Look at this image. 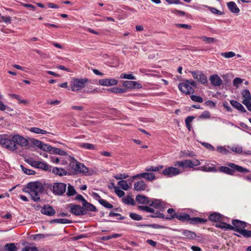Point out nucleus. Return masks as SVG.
<instances>
[{
    "instance_id": "f257e3e1",
    "label": "nucleus",
    "mask_w": 251,
    "mask_h": 251,
    "mask_svg": "<svg viewBox=\"0 0 251 251\" xmlns=\"http://www.w3.org/2000/svg\"><path fill=\"white\" fill-rule=\"evenodd\" d=\"M44 190L42 183L38 181L29 182L23 189V192L28 193L30 195L34 201L40 200V195L43 193Z\"/></svg>"
},
{
    "instance_id": "f03ea898",
    "label": "nucleus",
    "mask_w": 251,
    "mask_h": 251,
    "mask_svg": "<svg viewBox=\"0 0 251 251\" xmlns=\"http://www.w3.org/2000/svg\"><path fill=\"white\" fill-rule=\"evenodd\" d=\"M232 224L233 226H231L232 228H230V230L239 233L244 237H250L251 231L245 229L248 225L247 223L239 220H233L232 221Z\"/></svg>"
},
{
    "instance_id": "7ed1b4c3",
    "label": "nucleus",
    "mask_w": 251,
    "mask_h": 251,
    "mask_svg": "<svg viewBox=\"0 0 251 251\" xmlns=\"http://www.w3.org/2000/svg\"><path fill=\"white\" fill-rule=\"evenodd\" d=\"M227 165L229 167L221 166L219 168V171L221 172L224 173L229 175H233L235 171L239 173L250 172V171L248 169L234 163H229Z\"/></svg>"
},
{
    "instance_id": "20e7f679",
    "label": "nucleus",
    "mask_w": 251,
    "mask_h": 251,
    "mask_svg": "<svg viewBox=\"0 0 251 251\" xmlns=\"http://www.w3.org/2000/svg\"><path fill=\"white\" fill-rule=\"evenodd\" d=\"M0 144L3 148L11 151H14L17 149V145H15L13 136H7L4 135L0 137Z\"/></svg>"
},
{
    "instance_id": "39448f33",
    "label": "nucleus",
    "mask_w": 251,
    "mask_h": 251,
    "mask_svg": "<svg viewBox=\"0 0 251 251\" xmlns=\"http://www.w3.org/2000/svg\"><path fill=\"white\" fill-rule=\"evenodd\" d=\"M193 87H196V83L194 80H186L178 85L179 89L186 95L194 93Z\"/></svg>"
},
{
    "instance_id": "423d86ee",
    "label": "nucleus",
    "mask_w": 251,
    "mask_h": 251,
    "mask_svg": "<svg viewBox=\"0 0 251 251\" xmlns=\"http://www.w3.org/2000/svg\"><path fill=\"white\" fill-rule=\"evenodd\" d=\"M89 82L87 78L80 79L73 78L70 82L71 89L72 91H78L85 87V84Z\"/></svg>"
},
{
    "instance_id": "0eeeda50",
    "label": "nucleus",
    "mask_w": 251,
    "mask_h": 251,
    "mask_svg": "<svg viewBox=\"0 0 251 251\" xmlns=\"http://www.w3.org/2000/svg\"><path fill=\"white\" fill-rule=\"evenodd\" d=\"M70 166L75 171L82 173L86 176L92 175L91 172L89 171L87 167H86L83 164L78 162L76 160H73L70 163Z\"/></svg>"
},
{
    "instance_id": "6e6552de",
    "label": "nucleus",
    "mask_w": 251,
    "mask_h": 251,
    "mask_svg": "<svg viewBox=\"0 0 251 251\" xmlns=\"http://www.w3.org/2000/svg\"><path fill=\"white\" fill-rule=\"evenodd\" d=\"M182 171L180 170V169L176 168L175 167H169L165 169H164L162 171V174L169 177H171L173 176H175L180 175Z\"/></svg>"
},
{
    "instance_id": "1a4fd4ad",
    "label": "nucleus",
    "mask_w": 251,
    "mask_h": 251,
    "mask_svg": "<svg viewBox=\"0 0 251 251\" xmlns=\"http://www.w3.org/2000/svg\"><path fill=\"white\" fill-rule=\"evenodd\" d=\"M66 187V184L64 183H54L52 186V192L56 195H62L65 192Z\"/></svg>"
},
{
    "instance_id": "9d476101",
    "label": "nucleus",
    "mask_w": 251,
    "mask_h": 251,
    "mask_svg": "<svg viewBox=\"0 0 251 251\" xmlns=\"http://www.w3.org/2000/svg\"><path fill=\"white\" fill-rule=\"evenodd\" d=\"M243 98L242 103L246 106L250 111H251V94L249 90H244L241 92Z\"/></svg>"
},
{
    "instance_id": "9b49d317",
    "label": "nucleus",
    "mask_w": 251,
    "mask_h": 251,
    "mask_svg": "<svg viewBox=\"0 0 251 251\" xmlns=\"http://www.w3.org/2000/svg\"><path fill=\"white\" fill-rule=\"evenodd\" d=\"M194 78L198 82L204 84L207 82V77L202 72L197 71L191 72Z\"/></svg>"
},
{
    "instance_id": "f8f14e48",
    "label": "nucleus",
    "mask_w": 251,
    "mask_h": 251,
    "mask_svg": "<svg viewBox=\"0 0 251 251\" xmlns=\"http://www.w3.org/2000/svg\"><path fill=\"white\" fill-rule=\"evenodd\" d=\"M70 212L74 215L81 216L86 214L85 210L79 205L70 204Z\"/></svg>"
},
{
    "instance_id": "ddd939ff",
    "label": "nucleus",
    "mask_w": 251,
    "mask_h": 251,
    "mask_svg": "<svg viewBox=\"0 0 251 251\" xmlns=\"http://www.w3.org/2000/svg\"><path fill=\"white\" fill-rule=\"evenodd\" d=\"M27 162L29 164L33 167L38 169H41L45 171H47L49 169L48 165L43 162L30 160H27Z\"/></svg>"
},
{
    "instance_id": "4468645a",
    "label": "nucleus",
    "mask_w": 251,
    "mask_h": 251,
    "mask_svg": "<svg viewBox=\"0 0 251 251\" xmlns=\"http://www.w3.org/2000/svg\"><path fill=\"white\" fill-rule=\"evenodd\" d=\"M13 140L15 145H20L21 147L27 146L28 144L27 140L25 137L19 135H13Z\"/></svg>"
},
{
    "instance_id": "2eb2a0df",
    "label": "nucleus",
    "mask_w": 251,
    "mask_h": 251,
    "mask_svg": "<svg viewBox=\"0 0 251 251\" xmlns=\"http://www.w3.org/2000/svg\"><path fill=\"white\" fill-rule=\"evenodd\" d=\"M138 178H144L147 180L151 181L155 178V175L153 173L145 172L132 176L133 179Z\"/></svg>"
},
{
    "instance_id": "dca6fc26",
    "label": "nucleus",
    "mask_w": 251,
    "mask_h": 251,
    "mask_svg": "<svg viewBox=\"0 0 251 251\" xmlns=\"http://www.w3.org/2000/svg\"><path fill=\"white\" fill-rule=\"evenodd\" d=\"M41 212L44 215L52 216L55 214V210L51 206L47 204L42 208Z\"/></svg>"
},
{
    "instance_id": "f3484780",
    "label": "nucleus",
    "mask_w": 251,
    "mask_h": 251,
    "mask_svg": "<svg viewBox=\"0 0 251 251\" xmlns=\"http://www.w3.org/2000/svg\"><path fill=\"white\" fill-rule=\"evenodd\" d=\"M99 83L101 86H110L117 85L118 80L113 78L101 79L99 80Z\"/></svg>"
},
{
    "instance_id": "a211bd4d",
    "label": "nucleus",
    "mask_w": 251,
    "mask_h": 251,
    "mask_svg": "<svg viewBox=\"0 0 251 251\" xmlns=\"http://www.w3.org/2000/svg\"><path fill=\"white\" fill-rule=\"evenodd\" d=\"M123 85L128 89H140L142 87L140 83L134 81H125Z\"/></svg>"
},
{
    "instance_id": "6ab92c4d",
    "label": "nucleus",
    "mask_w": 251,
    "mask_h": 251,
    "mask_svg": "<svg viewBox=\"0 0 251 251\" xmlns=\"http://www.w3.org/2000/svg\"><path fill=\"white\" fill-rule=\"evenodd\" d=\"M211 83L214 86H220L222 83V80L218 75H213L209 77Z\"/></svg>"
},
{
    "instance_id": "aec40b11",
    "label": "nucleus",
    "mask_w": 251,
    "mask_h": 251,
    "mask_svg": "<svg viewBox=\"0 0 251 251\" xmlns=\"http://www.w3.org/2000/svg\"><path fill=\"white\" fill-rule=\"evenodd\" d=\"M147 187L148 185L142 180L136 182L134 185V190L137 191H144Z\"/></svg>"
},
{
    "instance_id": "412c9836",
    "label": "nucleus",
    "mask_w": 251,
    "mask_h": 251,
    "mask_svg": "<svg viewBox=\"0 0 251 251\" xmlns=\"http://www.w3.org/2000/svg\"><path fill=\"white\" fill-rule=\"evenodd\" d=\"M149 204L155 208H162L165 206V202L160 200L154 199Z\"/></svg>"
},
{
    "instance_id": "4be33fe9",
    "label": "nucleus",
    "mask_w": 251,
    "mask_h": 251,
    "mask_svg": "<svg viewBox=\"0 0 251 251\" xmlns=\"http://www.w3.org/2000/svg\"><path fill=\"white\" fill-rule=\"evenodd\" d=\"M230 103L233 107L239 110L241 112L245 113L247 112L244 107L238 101L234 100H231L230 101Z\"/></svg>"
},
{
    "instance_id": "5701e85b",
    "label": "nucleus",
    "mask_w": 251,
    "mask_h": 251,
    "mask_svg": "<svg viewBox=\"0 0 251 251\" xmlns=\"http://www.w3.org/2000/svg\"><path fill=\"white\" fill-rule=\"evenodd\" d=\"M227 6L229 11L232 13L237 14L240 12L239 8L237 7L236 4L233 1L227 2Z\"/></svg>"
},
{
    "instance_id": "b1692460",
    "label": "nucleus",
    "mask_w": 251,
    "mask_h": 251,
    "mask_svg": "<svg viewBox=\"0 0 251 251\" xmlns=\"http://www.w3.org/2000/svg\"><path fill=\"white\" fill-rule=\"evenodd\" d=\"M176 167H179L181 168H190L189 159H185L182 161H177L174 163Z\"/></svg>"
},
{
    "instance_id": "393cba45",
    "label": "nucleus",
    "mask_w": 251,
    "mask_h": 251,
    "mask_svg": "<svg viewBox=\"0 0 251 251\" xmlns=\"http://www.w3.org/2000/svg\"><path fill=\"white\" fill-rule=\"evenodd\" d=\"M135 199L139 203L143 204H150V201L148 198L145 196L138 195L136 196Z\"/></svg>"
},
{
    "instance_id": "a878e982",
    "label": "nucleus",
    "mask_w": 251,
    "mask_h": 251,
    "mask_svg": "<svg viewBox=\"0 0 251 251\" xmlns=\"http://www.w3.org/2000/svg\"><path fill=\"white\" fill-rule=\"evenodd\" d=\"M9 96L11 99H16L19 104H26L28 103V100H27L22 99V97L20 95L10 94H9Z\"/></svg>"
},
{
    "instance_id": "bb28decb",
    "label": "nucleus",
    "mask_w": 251,
    "mask_h": 251,
    "mask_svg": "<svg viewBox=\"0 0 251 251\" xmlns=\"http://www.w3.org/2000/svg\"><path fill=\"white\" fill-rule=\"evenodd\" d=\"M182 234L185 237L189 239H195L197 236L195 232L186 229L182 231Z\"/></svg>"
},
{
    "instance_id": "cd10ccee",
    "label": "nucleus",
    "mask_w": 251,
    "mask_h": 251,
    "mask_svg": "<svg viewBox=\"0 0 251 251\" xmlns=\"http://www.w3.org/2000/svg\"><path fill=\"white\" fill-rule=\"evenodd\" d=\"M206 221V219H204L203 218L199 217L191 218L190 217L189 221L190 224L193 225L204 223Z\"/></svg>"
},
{
    "instance_id": "c85d7f7f",
    "label": "nucleus",
    "mask_w": 251,
    "mask_h": 251,
    "mask_svg": "<svg viewBox=\"0 0 251 251\" xmlns=\"http://www.w3.org/2000/svg\"><path fill=\"white\" fill-rule=\"evenodd\" d=\"M82 207L86 210L96 212L97 209L96 207L92 204L88 202L87 201L83 203Z\"/></svg>"
},
{
    "instance_id": "c756f323",
    "label": "nucleus",
    "mask_w": 251,
    "mask_h": 251,
    "mask_svg": "<svg viewBox=\"0 0 251 251\" xmlns=\"http://www.w3.org/2000/svg\"><path fill=\"white\" fill-rule=\"evenodd\" d=\"M52 171L53 173L59 176H65L67 173V171L65 169L57 167H53Z\"/></svg>"
},
{
    "instance_id": "7c9ffc66",
    "label": "nucleus",
    "mask_w": 251,
    "mask_h": 251,
    "mask_svg": "<svg viewBox=\"0 0 251 251\" xmlns=\"http://www.w3.org/2000/svg\"><path fill=\"white\" fill-rule=\"evenodd\" d=\"M29 131L32 132L36 133V134H46L50 133V132H48L45 130L40 129V128H39L38 127H31L29 129Z\"/></svg>"
},
{
    "instance_id": "2f4dec72",
    "label": "nucleus",
    "mask_w": 251,
    "mask_h": 251,
    "mask_svg": "<svg viewBox=\"0 0 251 251\" xmlns=\"http://www.w3.org/2000/svg\"><path fill=\"white\" fill-rule=\"evenodd\" d=\"M176 218L182 222L189 221L190 219V216L186 213L177 214L176 215Z\"/></svg>"
},
{
    "instance_id": "473e14b6",
    "label": "nucleus",
    "mask_w": 251,
    "mask_h": 251,
    "mask_svg": "<svg viewBox=\"0 0 251 251\" xmlns=\"http://www.w3.org/2000/svg\"><path fill=\"white\" fill-rule=\"evenodd\" d=\"M118 184L122 189L125 191L128 190L130 188L127 181L125 180H120L118 182Z\"/></svg>"
},
{
    "instance_id": "72a5a7b5",
    "label": "nucleus",
    "mask_w": 251,
    "mask_h": 251,
    "mask_svg": "<svg viewBox=\"0 0 251 251\" xmlns=\"http://www.w3.org/2000/svg\"><path fill=\"white\" fill-rule=\"evenodd\" d=\"M209 219L211 221L218 222L221 220V215L219 213H212L209 215Z\"/></svg>"
},
{
    "instance_id": "f704fd0d",
    "label": "nucleus",
    "mask_w": 251,
    "mask_h": 251,
    "mask_svg": "<svg viewBox=\"0 0 251 251\" xmlns=\"http://www.w3.org/2000/svg\"><path fill=\"white\" fill-rule=\"evenodd\" d=\"M4 249L7 251H17V248L14 243H8L4 245Z\"/></svg>"
},
{
    "instance_id": "c9c22d12",
    "label": "nucleus",
    "mask_w": 251,
    "mask_h": 251,
    "mask_svg": "<svg viewBox=\"0 0 251 251\" xmlns=\"http://www.w3.org/2000/svg\"><path fill=\"white\" fill-rule=\"evenodd\" d=\"M79 147L88 150H95L96 147L94 145L86 143H80Z\"/></svg>"
},
{
    "instance_id": "e433bc0d",
    "label": "nucleus",
    "mask_w": 251,
    "mask_h": 251,
    "mask_svg": "<svg viewBox=\"0 0 251 251\" xmlns=\"http://www.w3.org/2000/svg\"><path fill=\"white\" fill-rule=\"evenodd\" d=\"M216 227L221 228V229H223L225 230H230V228H232L231 225L225 223H221L219 224H217L216 225Z\"/></svg>"
},
{
    "instance_id": "4c0bfd02",
    "label": "nucleus",
    "mask_w": 251,
    "mask_h": 251,
    "mask_svg": "<svg viewBox=\"0 0 251 251\" xmlns=\"http://www.w3.org/2000/svg\"><path fill=\"white\" fill-rule=\"evenodd\" d=\"M76 191L75 189L74 186L71 185L70 184H68V189L67 192V195L68 196H72L76 194Z\"/></svg>"
},
{
    "instance_id": "58836bf2",
    "label": "nucleus",
    "mask_w": 251,
    "mask_h": 251,
    "mask_svg": "<svg viewBox=\"0 0 251 251\" xmlns=\"http://www.w3.org/2000/svg\"><path fill=\"white\" fill-rule=\"evenodd\" d=\"M190 168H193L195 166H198L201 164L200 161L197 159L193 160L189 159Z\"/></svg>"
},
{
    "instance_id": "ea45409f",
    "label": "nucleus",
    "mask_w": 251,
    "mask_h": 251,
    "mask_svg": "<svg viewBox=\"0 0 251 251\" xmlns=\"http://www.w3.org/2000/svg\"><path fill=\"white\" fill-rule=\"evenodd\" d=\"M123 201L127 204H130L131 205H133L134 204V200L129 196H126L125 198H123Z\"/></svg>"
},
{
    "instance_id": "a19ab883",
    "label": "nucleus",
    "mask_w": 251,
    "mask_h": 251,
    "mask_svg": "<svg viewBox=\"0 0 251 251\" xmlns=\"http://www.w3.org/2000/svg\"><path fill=\"white\" fill-rule=\"evenodd\" d=\"M99 202L100 203V204H101L102 206L105 207V208H107L108 209H111L113 208V205L108 202L106 201L103 200V199H99Z\"/></svg>"
},
{
    "instance_id": "79ce46f5",
    "label": "nucleus",
    "mask_w": 251,
    "mask_h": 251,
    "mask_svg": "<svg viewBox=\"0 0 251 251\" xmlns=\"http://www.w3.org/2000/svg\"><path fill=\"white\" fill-rule=\"evenodd\" d=\"M52 151L54 153L56 154L61 155H66L67 154L66 151L59 148L52 147Z\"/></svg>"
},
{
    "instance_id": "37998d69",
    "label": "nucleus",
    "mask_w": 251,
    "mask_h": 251,
    "mask_svg": "<svg viewBox=\"0 0 251 251\" xmlns=\"http://www.w3.org/2000/svg\"><path fill=\"white\" fill-rule=\"evenodd\" d=\"M167 213L170 215V217L166 218L168 220H171L176 218V215H177L173 208H169L167 210Z\"/></svg>"
},
{
    "instance_id": "c03bdc74",
    "label": "nucleus",
    "mask_w": 251,
    "mask_h": 251,
    "mask_svg": "<svg viewBox=\"0 0 251 251\" xmlns=\"http://www.w3.org/2000/svg\"><path fill=\"white\" fill-rule=\"evenodd\" d=\"M138 209L141 211H145L147 212L153 213L154 209L147 206H138Z\"/></svg>"
},
{
    "instance_id": "a18cd8bd",
    "label": "nucleus",
    "mask_w": 251,
    "mask_h": 251,
    "mask_svg": "<svg viewBox=\"0 0 251 251\" xmlns=\"http://www.w3.org/2000/svg\"><path fill=\"white\" fill-rule=\"evenodd\" d=\"M221 55L226 58H229L236 55L235 53L233 51L222 52L221 53Z\"/></svg>"
},
{
    "instance_id": "49530a36",
    "label": "nucleus",
    "mask_w": 251,
    "mask_h": 251,
    "mask_svg": "<svg viewBox=\"0 0 251 251\" xmlns=\"http://www.w3.org/2000/svg\"><path fill=\"white\" fill-rule=\"evenodd\" d=\"M121 78H125L128 79H135V76L131 74H126L123 73L120 75Z\"/></svg>"
},
{
    "instance_id": "de8ad7c7",
    "label": "nucleus",
    "mask_w": 251,
    "mask_h": 251,
    "mask_svg": "<svg viewBox=\"0 0 251 251\" xmlns=\"http://www.w3.org/2000/svg\"><path fill=\"white\" fill-rule=\"evenodd\" d=\"M108 91L109 92H111L112 93H116V94L123 93L125 92L124 89H123L122 88H116V87L109 89L108 90Z\"/></svg>"
},
{
    "instance_id": "09e8293b",
    "label": "nucleus",
    "mask_w": 251,
    "mask_h": 251,
    "mask_svg": "<svg viewBox=\"0 0 251 251\" xmlns=\"http://www.w3.org/2000/svg\"><path fill=\"white\" fill-rule=\"evenodd\" d=\"M21 168L23 171L26 175H34L35 174V172L33 170L26 169L23 165H21Z\"/></svg>"
},
{
    "instance_id": "8fccbe9b",
    "label": "nucleus",
    "mask_w": 251,
    "mask_h": 251,
    "mask_svg": "<svg viewBox=\"0 0 251 251\" xmlns=\"http://www.w3.org/2000/svg\"><path fill=\"white\" fill-rule=\"evenodd\" d=\"M130 218L136 221H140L142 219V217L138 214L134 213H130L129 214Z\"/></svg>"
},
{
    "instance_id": "3c124183",
    "label": "nucleus",
    "mask_w": 251,
    "mask_h": 251,
    "mask_svg": "<svg viewBox=\"0 0 251 251\" xmlns=\"http://www.w3.org/2000/svg\"><path fill=\"white\" fill-rule=\"evenodd\" d=\"M243 81V79L240 77H236L233 79V84L236 88L239 87V85L241 84Z\"/></svg>"
},
{
    "instance_id": "603ef678",
    "label": "nucleus",
    "mask_w": 251,
    "mask_h": 251,
    "mask_svg": "<svg viewBox=\"0 0 251 251\" xmlns=\"http://www.w3.org/2000/svg\"><path fill=\"white\" fill-rule=\"evenodd\" d=\"M202 41L206 42L207 43H213L216 41V39L212 37H207L202 36L200 38Z\"/></svg>"
},
{
    "instance_id": "864d4df0",
    "label": "nucleus",
    "mask_w": 251,
    "mask_h": 251,
    "mask_svg": "<svg viewBox=\"0 0 251 251\" xmlns=\"http://www.w3.org/2000/svg\"><path fill=\"white\" fill-rule=\"evenodd\" d=\"M191 99L193 101H195V102H200V103L203 102V99L200 96H196V95H191Z\"/></svg>"
},
{
    "instance_id": "5fc2aeb1",
    "label": "nucleus",
    "mask_w": 251,
    "mask_h": 251,
    "mask_svg": "<svg viewBox=\"0 0 251 251\" xmlns=\"http://www.w3.org/2000/svg\"><path fill=\"white\" fill-rule=\"evenodd\" d=\"M205 6L206 7H207L209 10H210L211 11V12L212 13H213V14L219 15L222 14V13L220 10H218L217 9H216L214 7H212L208 6Z\"/></svg>"
},
{
    "instance_id": "6e6d98bb",
    "label": "nucleus",
    "mask_w": 251,
    "mask_h": 251,
    "mask_svg": "<svg viewBox=\"0 0 251 251\" xmlns=\"http://www.w3.org/2000/svg\"><path fill=\"white\" fill-rule=\"evenodd\" d=\"M40 149L44 151H52V147L48 144H44L43 143Z\"/></svg>"
},
{
    "instance_id": "4d7b16f0",
    "label": "nucleus",
    "mask_w": 251,
    "mask_h": 251,
    "mask_svg": "<svg viewBox=\"0 0 251 251\" xmlns=\"http://www.w3.org/2000/svg\"><path fill=\"white\" fill-rule=\"evenodd\" d=\"M128 177V175L126 174H120L114 176V177L117 180H122Z\"/></svg>"
},
{
    "instance_id": "13d9d810",
    "label": "nucleus",
    "mask_w": 251,
    "mask_h": 251,
    "mask_svg": "<svg viewBox=\"0 0 251 251\" xmlns=\"http://www.w3.org/2000/svg\"><path fill=\"white\" fill-rule=\"evenodd\" d=\"M114 192L120 198L123 197L125 194V193L123 190L120 189L118 187H115Z\"/></svg>"
},
{
    "instance_id": "bf43d9fd",
    "label": "nucleus",
    "mask_w": 251,
    "mask_h": 251,
    "mask_svg": "<svg viewBox=\"0 0 251 251\" xmlns=\"http://www.w3.org/2000/svg\"><path fill=\"white\" fill-rule=\"evenodd\" d=\"M22 251H38V249L34 246H26L23 249Z\"/></svg>"
},
{
    "instance_id": "052dcab7",
    "label": "nucleus",
    "mask_w": 251,
    "mask_h": 251,
    "mask_svg": "<svg viewBox=\"0 0 251 251\" xmlns=\"http://www.w3.org/2000/svg\"><path fill=\"white\" fill-rule=\"evenodd\" d=\"M230 150L237 153H241L242 152V148L239 146L233 147L230 148Z\"/></svg>"
},
{
    "instance_id": "680f3d73",
    "label": "nucleus",
    "mask_w": 251,
    "mask_h": 251,
    "mask_svg": "<svg viewBox=\"0 0 251 251\" xmlns=\"http://www.w3.org/2000/svg\"><path fill=\"white\" fill-rule=\"evenodd\" d=\"M217 150L219 152L224 153V154H227L229 152L227 150H226L224 147H221V146L218 147L217 148Z\"/></svg>"
},
{
    "instance_id": "e2e57ef3",
    "label": "nucleus",
    "mask_w": 251,
    "mask_h": 251,
    "mask_svg": "<svg viewBox=\"0 0 251 251\" xmlns=\"http://www.w3.org/2000/svg\"><path fill=\"white\" fill-rule=\"evenodd\" d=\"M210 116V112L208 111H203L200 115L201 118L208 119Z\"/></svg>"
},
{
    "instance_id": "0e129e2a",
    "label": "nucleus",
    "mask_w": 251,
    "mask_h": 251,
    "mask_svg": "<svg viewBox=\"0 0 251 251\" xmlns=\"http://www.w3.org/2000/svg\"><path fill=\"white\" fill-rule=\"evenodd\" d=\"M201 144L207 149L214 151L215 150V148L213 146H212L211 144L207 143H202Z\"/></svg>"
},
{
    "instance_id": "69168bd1",
    "label": "nucleus",
    "mask_w": 251,
    "mask_h": 251,
    "mask_svg": "<svg viewBox=\"0 0 251 251\" xmlns=\"http://www.w3.org/2000/svg\"><path fill=\"white\" fill-rule=\"evenodd\" d=\"M176 26L183 28H186L188 29H190L191 28V26L187 24H176Z\"/></svg>"
},
{
    "instance_id": "338daca9",
    "label": "nucleus",
    "mask_w": 251,
    "mask_h": 251,
    "mask_svg": "<svg viewBox=\"0 0 251 251\" xmlns=\"http://www.w3.org/2000/svg\"><path fill=\"white\" fill-rule=\"evenodd\" d=\"M0 18L1 19V21H3L5 23H10L11 22V17L9 16H1Z\"/></svg>"
},
{
    "instance_id": "774afa93",
    "label": "nucleus",
    "mask_w": 251,
    "mask_h": 251,
    "mask_svg": "<svg viewBox=\"0 0 251 251\" xmlns=\"http://www.w3.org/2000/svg\"><path fill=\"white\" fill-rule=\"evenodd\" d=\"M33 144L37 147H38L39 148L41 149V146L43 144V142L40 141L39 140H34L33 142Z\"/></svg>"
}]
</instances>
